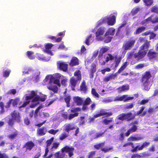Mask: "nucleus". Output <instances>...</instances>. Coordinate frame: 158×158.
I'll list each match as a JSON object with an SVG mask.
<instances>
[{
	"mask_svg": "<svg viewBox=\"0 0 158 158\" xmlns=\"http://www.w3.org/2000/svg\"><path fill=\"white\" fill-rule=\"evenodd\" d=\"M57 79L55 78L53 83L57 85L59 87L60 86V81L59 79L61 77V75L57 73L55 75Z\"/></svg>",
	"mask_w": 158,
	"mask_h": 158,
	"instance_id": "obj_29",
	"label": "nucleus"
},
{
	"mask_svg": "<svg viewBox=\"0 0 158 158\" xmlns=\"http://www.w3.org/2000/svg\"><path fill=\"white\" fill-rule=\"evenodd\" d=\"M36 57L39 60H43L44 59L43 55L39 53L36 54Z\"/></svg>",
	"mask_w": 158,
	"mask_h": 158,
	"instance_id": "obj_61",
	"label": "nucleus"
},
{
	"mask_svg": "<svg viewBox=\"0 0 158 158\" xmlns=\"http://www.w3.org/2000/svg\"><path fill=\"white\" fill-rule=\"evenodd\" d=\"M120 88L122 91H125L128 90L129 89V87L128 85H123Z\"/></svg>",
	"mask_w": 158,
	"mask_h": 158,
	"instance_id": "obj_58",
	"label": "nucleus"
},
{
	"mask_svg": "<svg viewBox=\"0 0 158 158\" xmlns=\"http://www.w3.org/2000/svg\"><path fill=\"white\" fill-rule=\"evenodd\" d=\"M92 102L91 99L89 97H88L86 98L84 101L83 104L85 105H89Z\"/></svg>",
	"mask_w": 158,
	"mask_h": 158,
	"instance_id": "obj_54",
	"label": "nucleus"
},
{
	"mask_svg": "<svg viewBox=\"0 0 158 158\" xmlns=\"http://www.w3.org/2000/svg\"><path fill=\"white\" fill-rule=\"evenodd\" d=\"M91 94L93 96L96 98H99L100 96L98 93L96 92V90L94 88H92L91 89Z\"/></svg>",
	"mask_w": 158,
	"mask_h": 158,
	"instance_id": "obj_45",
	"label": "nucleus"
},
{
	"mask_svg": "<svg viewBox=\"0 0 158 158\" xmlns=\"http://www.w3.org/2000/svg\"><path fill=\"white\" fill-rule=\"evenodd\" d=\"M136 41V40L132 38H130L128 40L126 41L122 47L125 52L128 50H130L133 47Z\"/></svg>",
	"mask_w": 158,
	"mask_h": 158,
	"instance_id": "obj_7",
	"label": "nucleus"
},
{
	"mask_svg": "<svg viewBox=\"0 0 158 158\" xmlns=\"http://www.w3.org/2000/svg\"><path fill=\"white\" fill-rule=\"evenodd\" d=\"M106 111L105 110L101 109L100 110L99 113L96 114L94 115V117L98 118L102 116L105 115Z\"/></svg>",
	"mask_w": 158,
	"mask_h": 158,
	"instance_id": "obj_36",
	"label": "nucleus"
},
{
	"mask_svg": "<svg viewBox=\"0 0 158 158\" xmlns=\"http://www.w3.org/2000/svg\"><path fill=\"white\" fill-rule=\"evenodd\" d=\"M128 146H131L132 149H134L135 148L134 145V143L131 142H129L124 143L123 146V147H126Z\"/></svg>",
	"mask_w": 158,
	"mask_h": 158,
	"instance_id": "obj_43",
	"label": "nucleus"
},
{
	"mask_svg": "<svg viewBox=\"0 0 158 158\" xmlns=\"http://www.w3.org/2000/svg\"><path fill=\"white\" fill-rule=\"evenodd\" d=\"M73 100L77 106H80L83 103V100L82 98L79 96H75L73 98Z\"/></svg>",
	"mask_w": 158,
	"mask_h": 158,
	"instance_id": "obj_20",
	"label": "nucleus"
},
{
	"mask_svg": "<svg viewBox=\"0 0 158 158\" xmlns=\"http://www.w3.org/2000/svg\"><path fill=\"white\" fill-rule=\"evenodd\" d=\"M25 100L26 101L24 102L23 103L22 102H20L19 103V109L23 107H25L30 102V100H27V98H25Z\"/></svg>",
	"mask_w": 158,
	"mask_h": 158,
	"instance_id": "obj_30",
	"label": "nucleus"
},
{
	"mask_svg": "<svg viewBox=\"0 0 158 158\" xmlns=\"http://www.w3.org/2000/svg\"><path fill=\"white\" fill-rule=\"evenodd\" d=\"M135 116H132V113L129 112L127 113H124L120 114L117 116L116 119L129 121L133 120Z\"/></svg>",
	"mask_w": 158,
	"mask_h": 158,
	"instance_id": "obj_6",
	"label": "nucleus"
},
{
	"mask_svg": "<svg viewBox=\"0 0 158 158\" xmlns=\"http://www.w3.org/2000/svg\"><path fill=\"white\" fill-rule=\"evenodd\" d=\"M19 135V132L16 130H15L12 133L7 135V137L10 140H13L15 139Z\"/></svg>",
	"mask_w": 158,
	"mask_h": 158,
	"instance_id": "obj_18",
	"label": "nucleus"
},
{
	"mask_svg": "<svg viewBox=\"0 0 158 158\" xmlns=\"http://www.w3.org/2000/svg\"><path fill=\"white\" fill-rule=\"evenodd\" d=\"M78 115L79 113H75L73 114H70L68 116V119L70 120L74 117L78 116Z\"/></svg>",
	"mask_w": 158,
	"mask_h": 158,
	"instance_id": "obj_46",
	"label": "nucleus"
},
{
	"mask_svg": "<svg viewBox=\"0 0 158 158\" xmlns=\"http://www.w3.org/2000/svg\"><path fill=\"white\" fill-rule=\"evenodd\" d=\"M15 121L12 118H9L8 123L9 126H13L14 124V123Z\"/></svg>",
	"mask_w": 158,
	"mask_h": 158,
	"instance_id": "obj_62",
	"label": "nucleus"
},
{
	"mask_svg": "<svg viewBox=\"0 0 158 158\" xmlns=\"http://www.w3.org/2000/svg\"><path fill=\"white\" fill-rule=\"evenodd\" d=\"M143 139V137L141 136L135 137L131 136L128 138L127 140L129 141H135L140 140Z\"/></svg>",
	"mask_w": 158,
	"mask_h": 158,
	"instance_id": "obj_25",
	"label": "nucleus"
},
{
	"mask_svg": "<svg viewBox=\"0 0 158 158\" xmlns=\"http://www.w3.org/2000/svg\"><path fill=\"white\" fill-rule=\"evenodd\" d=\"M75 77H72L70 80L69 86L73 90H75V88L78 81L79 82L81 80V75L79 70L76 71L74 73Z\"/></svg>",
	"mask_w": 158,
	"mask_h": 158,
	"instance_id": "obj_4",
	"label": "nucleus"
},
{
	"mask_svg": "<svg viewBox=\"0 0 158 158\" xmlns=\"http://www.w3.org/2000/svg\"><path fill=\"white\" fill-rule=\"evenodd\" d=\"M11 72L10 70L7 69L3 71V76L4 77H8Z\"/></svg>",
	"mask_w": 158,
	"mask_h": 158,
	"instance_id": "obj_44",
	"label": "nucleus"
},
{
	"mask_svg": "<svg viewBox=\"0 0 158 158\" xmlns=\"http://www.w3.org/2000/svg\"><path fill=\"white\" fill-rule=\"evenodd\" d=\"M62 77L64 78L61 80V83L62 85L66 86L67 85V82L68 81V79L66 78H65L64 76H62Z\"/></svg>",
	"mask_w": 158,
	"mask_h": 158,
	"instance_id": "obj_55",
	"label": "nucleus"
},
{
	"mask_svg": "<svg viewBox=\"0 0 158 158\" xmlns=\"http://www.w3.org/2000/svg\"><path fill=\"white\" fill-rule=\"evenodd\" d=\"M140 8L139 7L134 8L131 11V13L133 15L137 14L139 11Z\"/></svg>",
	"mask_w": 158,
	"mask_h": 158,
	"instance_id": "obj_49",
	"label": "nucleus"
},
{
	"mask_svg": "<svg viewBox=\"0 0 158 158\" xmlns=\"http://www.w3.org/2000/svg\"><path fill=\"white\" fill-rule=\"evenodd\" d=\"M117 75L116 73L114 74L110 73L108 76L105 77L103 78V81L105 82H107L112 79H114Z\"/></svg>",
	"mask_w": 158,
	"mask_h": 158,
	"instance_id": "obj_19",
	"label": "nucleus"
},
{
	"mask_svg": "<svg viewBox=\"0 0 158 158\" xmlns=\"http://www.w3.org/2000/svg\"><path fill=\"white\" fill-rule=\"evenodd\" d=\"M114 122L113 118V117L106 118L103 120L102 122L105 125H107L110 123Z\"/></svg>",
	"mask_w": 158,
	"mask_h": 158,
	"instance_id": "obj_34",
	"label": "nucleus"
},
{
	"mask_svg": "<svg viewBox=\"0 0 158 158\" xmlns=\"http://www.w3.org/2000/svg\"><path fill=\"white\" fill-rule=\"evenodd\" d=\"M71 99V97L70 95H69L64 98V100L67 104V106L69 107L70 106V102Z\"/></svg>",
	"mask_w": 158,
	"mask_h": 158,
	"instance_id": "obj_41",
	"label": "nucleus"
},
{
	"mask_svg": "<svg viewBox=\"0 0 158 158\" xmlns=\"http://www.w3.org/2000/svg\"><path fill=\"white\" fill-rule=\"evenodd\" d=\"M34 52L31 51H28L27 52V55L30 59H33L35 58V56L33 54Z\"/></svg>",
	"mask_w": 158,
	"mask_h": 158,
	"instance_id": "obj_42",
	"label": "nucleus"
},
{
	"mask_svg": "<svg viewBox=\"0 0 158 158\" xmlns=\"http://www.w3.org/2000/svg\"><path fill=\"white\" fill-rule=\"evenodd\" d=\"M91 67L89 76L90 78H92L93 77L94 73L96 71V65L95 64L93 63L92 64Z\"/></svg>",
	"mask_w": 158,
	"mask_h": 158,
	"instance_id": "obj_21",
	"label": "nucleus"
},
{
	"mask_svg": "<svg viewBox=\"0 0 158 158\" xmlns=\"http://www.w3.org/2000/svg\"><path fill=\"white\" fill-rule=\"evenodd\" d=\"M146 29V27L144 26H142L137 28L136 30L134 32V35L139 34Z\"/></svg>",
	"mask_w": 158,
	"mask_h": 158,
	"instance_id": "obj_26",
	"label": "nucleus"
},
{
	"mask_svg": "<svg viewBox=\"0 0 158 158\" xmlns=\"http://www.w3.org/2000/svg\"><path fill=\"white\" fill-rule=\"evenodd\" d=\"M61 116L65 120L68 119V114L67 112H64L61 114Z\"/></svg>",
	"mask_w": 158,
	"mask_h": 158,
	"instance_id": "obj_60",
	"label": "nucleus"
},
{
	"mask_svg": "<svg viewBox=\"0 0 158 158\" xmlns=\"http://www.w3.org/2000/svg\"><path fill=\"white\" fill-rule=\"evenodd\" d=\"M54 138L53 137H51L49 139L47 140L46 141L47 144V148H48L52 144V143L53 141Z\"/></svg>",
	"mask_w": 158,
	"mask_h": 158,
	"instance_id": "obj_47",
	"label": "nucleus"
},
{
	"mask_svg": "<svg viewBox=\"0 0 158 158\" xmlns=\"http://www.w3.org/2000/svg\"><path fill=\"white\" fill-rule=\"evenodd\" d=\"M128 64V62L127 61L124 62L118 71L116 73L117 74H119L123 71L127 67Z\"/></svg>",
	"mask_w": 158,
	"mask_h": 158,
	"instance_id": "obj_28",
	"label": "nucleus"
},
{
	"mask_svg": "<svg viewBox=\"0 0 158 158\" xmlns=\"http://www.w3.org/2000/svg\"><path fill=\"white\" fill-rule=\"evenodd\" d=\"M96 151H92L89 152L87 156L88 158H93L95 155Z\"/></svg>",
	"mask_w": 158,
	"mask_h": 158,
	"instance_id": "obj_50",
	"label": "nucleus"
},
{
	"mask_svg": "<svg viewBox=\"0 0 158 158\" xmlns=\"http://www.w3.org/2000/svg\"><path fill=\"white\" fill-rule=\"evenodd\" d=\"M81 109L80 107H77L74 108H73L70 110V111L72 113H77V112H80L81 111Z\"/></svg>",
	"mask_w": 158,
	"mask_h": 158,
	"instance_id": "obj_57",
	"label": "nucleus"
},
{
	"mask_svg": "<svg viewBox=\"0 0 158 158\" xmlns=\"http://www.w3.org/2000/svg\"><path fill=\"white\" fill-rule=\"evenodd\" d=\"M60 69L64 72H66L68 69V64L65 62H61L59 64Z\"/></svg>",
	"mask_w": 158,
	"mask_h": 158,
	"instance_id": "obj_22",
	"label": "nucleus"
},
{
	"mask_svg": "<svg viewBox=\"0 0 158 158\" xmlns=\"http://www.w3.org/2000/svg\"><path fill=\"white\" fill-rule=\"evenodd\" d=\"M138 52H137L134 53V51L131 52L127 53V59H131L132 58L133 56L135 59H136L137 61L143 59L142 56H140L139 54H137Z\"/></svg>",
	"mask_w": 158,
	"mask_h": 158,
	"instance_id": "obj_13",
	"label": "nucleus"
},
{
	"mask_svg": "<svg viewBox=\"0 0 158 158\" xmlns=\"http://www.w3.org/2000/svg\"><path fill=\"white\" fill-rule=\"evenodd\" d=\"M105 131L102 132H100L96 133L95 135H92L91 136L93 139H97L98 138L104 136Z\"/></svg>",
	"mask_w": 158,
	"mask_h": 158,
	"instance_id": "obj_32",
	"label": "nucleus"
},
{
	"mask_svg": "<svg viewBox=\"0 0 158 158\" xmlns=\"http://www.w3.org/2000/svg\"><path fill=\"white\" fill-rule=\"evenodd\" d=\"M45 128L44 127H42L41 128L37 130V133L40 136L44 135L46 132L44 131Z\"/></svg>",
	"mask_w": 158,
	"mask_h": 158,
	"instance_id": "obj_38",
	"label": "nucleus"
},
{
	"mask_svg": "<svg viewBox=\"0 0 158 158\" xmlns=\"http://www.w3.org/2000/svg\"><path fill=\"white\" fill-rule=\"evenodd\" d=\"M105 27H101L96 32V36L98 37L101 35H103L105 32Z\"/></svg>",
	"mask_w": 158,
	"mask_h": 158,
	"instance_id": "obj_24",
	"label": "nucleus"
},
{
	"mask_svg": "<svg viewBox=\"0 0 158 158\" xmlns=\"http://www.w3.org/2000/svg\"><path fill=\"white\" fill-rule=\"evenodd\" d=\"M144 66V64H140L136 65L135 67V69H141L143 68Z\"/></svg>",
	"mask_w": 158,
	"mask_h": 158,
	"instance_id": "obj_63",
	"label": "nucleus"
},
{
	"mask_svg": "<svg viewBox=\"0 0 158 158\" xmlns=\"http://www.w3.org/2000/svg\"><path fill=\"white\" fill-rule=\"evenodd\" d=\"M87 90V88L86 85V82L84 80H83L80 85V90L83 91L84 93H86Z\"/></svg>",
	"mask_w": 158,
	"mask_h": 158,
	"instance_id": "obj_27",
	"label": "nucleus"
},
{
	"mask_svg": "<svg viewBox=\"0 0 158 158\" xmlns=\"http://www.w3.org/2000/svg\"><path fill=\"white\" fill-rule=\"evenodd\" d=\"M47 88L49 90L53 92L54 93H57L58 92V88L56 85H52L49 86H48Z\"/></svg>",
	"mask_w": 158,
	"mask_h": 158,
	"instance_id": "obj_40",
	"label": "nucleus"
},
{
	"mask_svg": "<svg viewBox=\"0 0 158 158\" xmlns=\"http://www.w3.org/2000/svg\"><path fill=\"white\" fill-rule=\"evenodd\" d=\"M152 77V75L149 71H147L142 75L140 82L143 90L148 91L150 89L152 83L150 79Z\"/></svg>",
	"mask_w": 158,
	"mask_h": 158,
	"instance_id": "obj_2",
	"label": "nucleus"
},
{
	"mask_svg": "<svg viewBox=\"0 0 158 158\" xmlns=\"http://www.w3.org/2000/svg\"><path fill=\"white\" fill-rule=\"evenodd\" d=\"M115 31V29L113 27L110 28L105 33V36H106L109 35H113L114 34Z\"/></svg>",
	"mask_w": 158,
	"mask_h": 158,
	"instance_id": "obj_35",
	"label": "nucleus"
},
{
	"mask_svg": "<svg viewBox=\"0 0 158 158\" xmlns=\"http://www.w3.org/2000/svg\"><path fill=\"white\" fill-rule=\"evenodd\" d=\"M25 98H27V100H30V101L31 99L33 98V102L38 101L40 100V96L37 95V92L34 91H31L29 95H26Z\"/></svg>",
	"mask_w": 158,
	"mask_h": 158,
	"instance_id": "obj_9",
	"label": "nucleus"
},
{
	"mask_svg": "<svg viewBox=\"0 0 158 158\" xmlns=\"http://www.w3.org/2000/svg\"><path fill=\"white\" fill-rule=\"evenodd\" d=\"M125 133H124L123 132H121L118 136L117 140L119 141H123L125 138Z\"/></svg>",
	"mask_w": 158,
	"mask_h": 158,
	"instance_id": "obj_37",
	"label": "nucleus"
},
{
	"mask_svg": "<svg viewBox=\"0 0 158 158\" xmlns=\"http://www.w3.org/2000/svg\"><path fill=\"white\" fill-rule=\"evenodd\" d=\"M56 77H54L53 75H48L47 76L45 79V81H47L48 80H49V83H53L55 80Z\"/></svg>",
	"mask_w": 158,
	"mask_h": 158,
	"instance_id": "obj_33",
	"label": "nucleus"
},
{
	"mask_svg": "<svg viewBox=\"0 0 158 158\" xmlns=\"http://www.w3.org/2000/svg\"><path fill=\"white\" fill-rule=\"evenodd\" d=\"M53 46V44L50 43L45 44L44 46L45 48H43L42 50L44 52L52 55L51 49Z\"/></svg>",
	"mask_w": 158,
	"mask_h": 158,
	"instance_id": "obj_14",
	"label": "nucleus"
},
{
	"mask_svg": "<svg viewBox=\"0 0 158 158\" xmlns=\"http://www.w3.org/2000/svg\"><path fill=\"white\" fill-rule=\"evenodd\" d=\"M106 58V62H108L109 60H114V57L110 54H108Z\"/></svg>",
	"mask_w": 158,
	"mask_h": 158,
	"instance_id": "obj_51",
	"label": "nucleus"
},
{
	"mask_svg": "<svg viewBox=\"0 0 158 158\" xmlns=\"http://www.w3.org/2000/svg\"><path fill=\"white\" fill-rule=\"evenodd\" d=\"M148 56L150 60H155L158 61V52L152 51L149 50L148 53Z\"/></svg>",
	"mask_w": 158,
	"mask_h": 158,
	"instance_id": "obj_11",
	"label": "nucleus"
},
{
	"mask_svg": "<svg viewBox=\"0 0 158 158\" xmlns=\"http://www.w3.org/2000/svg\"><path fill=\"white\" fill-rule=\"evenodd\" d=\"M74 148L73 147L66 146L61 149V152H56L55 156L56 158H73Z\"/></svg>",
	"mask_w": 158,
	"mask_h": 158,
	"instance_id": "obj_1",
	"label": "nucleus"
},
{
	"mask_svg": "<svg viewBox=\"0 0 158 158\" xmlns=\"http://www.w3.org/2000/svg\"><path fill=\"white\" fill-rule=\"evenodd\" d=\"M143 1L146 6H151L153 3L152 0H143Z\"/></svg>",
	"mask_w": 158,
	"mask_h": 158,
	"instance_id": "obj_53",
	"label": "nucleus"
},
{
	"mask_svg": "<svg viewBox=\"0 0 158 158\" xmlns=\"http://www.w3.org/2000/svg\"><path fill=\"white\" fill-rule=\"evenodd\" d=\"M76 128V127L73 126L72 124H68L65 126V131L68 133L70 130H73Z\"/></svg>",
	"mask_w": 158,
	"mask_h": 158,
	"instance_id": "obj_31",
	"label": "nucleus"
},
{
	"mask_svg": "<svg viewBox=\"0 0 158 158\" xmlns=\"http://www.w3.org/2000/svg\"><path fill=\"white\" fill-rule=\"evenodd\" d=\"M138 129V126L135 125H133L130 129H128L125 132V136L128 137L131 133L135 132Z\"/></svg>",
	"mask_w": 158,
	"mask_h": 158,
	"instance_id": "obj_17",
	"label": "nucleus"
},
{
	"mask_svg": "<svg viewBox=\"0 0 158 158\" xmlns=\"http://www.w3.org/2000/svg\"><path fill=\"white\" fill-rule=\"evenodd\" d=\"M151 11L152 12L155 13L156 14H158V7L157 6H154L152 7L151 9Z\"/></svg>",
	"mask_w": 158,
	"mask_h": 158,
	"instance_id": "obj_48",
	"label": "nucleus"
},
{
	"mask_svg": "<svg viewBox=\"0 0 158 158\" xmlns=\"http://www.w3.org/2000/svg\"><path fill=\"white\" fill-rule=\"evenodd\" d=\"M104 144V142L100 143L94 145V147L95 149L97 150L100 149L102 151L104 152L105 153L108 152L113 149V147L102 148Z\"/></svg>",
	"mask_w": 158,
	"mask_h": 158,
	"instance_id": "obj_8",
	"label": "nucleus"
},
{
	"mask_svg": "<svg viewBox=\"0 0 158 158\" xmlns=\"http://www.w3.org/2000/svg\"><path fill=\"white\" fill-rule=\"evenodd\" d=\"M12 118L15 121L18 123H19L21 121V117L20 115V114L19 112L16 111L14 110L11 114Z\"/></svg>",
	"mask_w": 158,
	"mask_h": 158,
	"instance_id": "obj_12",
	"label": "nucleus"
},
{
	"mask_svg": "<svg viewBox=\"0 0 158 158\" xmlns=\"http://www.w3.org/2000/svg\"><path fill=\"white\" fill-rule=\"evenodd\" d=\"M10 101L11 104L12 103L13 106H15L16 105L18 104V99L17 98L14 99H10Z\"/></svg>",
	"mask_w": 158,
	"mask_h": 158,
	"instance_id": "obj_56",
	"label": "nucleus"
},
{
	"mask_svg": "<svg viewBox=\"0 0 158 158\" xmlns=\"http://www.w3.org/2000/svg\"><path fill=\"white\" fill-rule=\"evenodd\" d=\"M133 97H127V95H123L120 97H117L116 98L115 100L118 101H124L125 102H127L130 100L133 99Z\"/></svg>",
	"mask_w": 158,
	"mask_h": 158,
	"instance_id": "obj_15",
	"label": "nucleus"
},
{
	"mask_svg": "<svg viewBox=\"0 0 158 158\" xmlns=\"http://www.w3.org/2000/svg\"><path fill=\"white\" fill-rule=\"evenodd\" d=\"M79 64L78 58L75 57H73L69 63V65L70 66H73L78 65Z\"/></svg>",
	"mask_w": 158,
	"mask_h": 158,
	"instance_id": "obj_23",
	"label": "nucleus"
},
{
	"mask_svg": "<svg viewBox=\"0 0 158 158\" xmlns=\"http://www.w3.org/2000/svg\"><path fill=\"white\" fill-rule=\"evenodd\" d=\"M116 17L114 15L105 17L100 19L97 23V26H99L102 24L107 23L110 26L114 25L116 23Z\"/></svg>",
	"mask_w": 158,
	"mask_h": 158,
	"instance_id": "obj_5",
	"label": "nucleus"
},
{
	"mask_svg": "<svg viewBox=\"0 0 158 158\" xmlns=\"http://www.w3.org/2000/svg\"><path fill=\"white\" fill-rule=\"evenodd\" d=\"M35 146V143L32 140H30L26 142L24 145L23 148H26L27 150L31 151Z\"/></svg>",
	"mask_w": 158,
	"mask_h": 158,
	"instance_id": "obj_16",
	"label": "nucleus"
},
{
	"mask_svg": "<svg viewBox=\"0 0 158 158\" xmlns=\"http://www.w3.org/2000/svg\"><path fill=\"white\" fill-rule=\"evenodd\" d=\"M69 133L68 134L63 133L61 134L59 137V139L61 140H62L65 138L68 137L69 136Z\"/></svg>",
	"mask_w": 158,
	"mask_h": 158,
	"instance_id": "obj_52",
	"label": "nucleus"
},
{
	"mask_svg": "<svg viewBox=\"0 0 158 158\" xmlns=\"http://www.w3.org/2000/svg\"><path fill=\"white\" fill-rule=\"evenodd\" d=\"M24 123L27 125H28L30 123V121L28 117L25 118L24 119Z\"/></svg>",
	"mask_w": 158,
	"mask_h": 158,
	"instance_id": "obj_64",
	"label": "nucleus"
},
{
	"mask_svg": "<svg viewBox=\"0 0 158 158\" xmlns=\"http://www.w3.org/2000/svg\"><path fill=\"white\" fill-rule=\"evenodd\" d=\"M150 144L149 142L145 141L143 142L140 146H137L135 147L134 149H131V152H136L138 151L142 150L144 148H147L149 146Z\"/></svg>",
	"mask_w": 158,
	"mask_h": 158,
	"instance_id": "obj_10",
	"label": "nucleus"
},
{
	"mask_svg": "<svg viewBox=\"0 0 158 158\" xmlns=\"http://www.w3.org/2000/svg\"><path fill=\"white\" fill-rule=\"evenodd\" d=\"M92 36V35L91 34L89 36L87 37L85 40V43L87 45H90L89 41L90 39L91 38Z\"/></svg>",
	"mask_w": 158,
	"mask_h": 158,
	"instance_id": "obj_59",
	"label": "nucleus"
},
{
	"mask_svg": "<svg viewBox=\"0 0 158 158\" xmlns=\"http://www.w3.org/2000/svg\"><path fill=\"white\" fill-rule=\"evenodd\" d=\"M139 41L141 43H143L139 48L137 54L142 56L143 58L147 54L148 49L150 46V41L147 40L145 37H139Z\"/></svg>",
	"mask_w": 158,
	"mask_h": 158,
	"instance_id": "obj_3",
	"label": "nucleus"
},
{
	"mask_svg": "<svg viewBox=\"0 0 158 158\" xmlns=\"http://www.w3.org/2000/svg\"><path fill=\"white\" fill-rule=\"evenodd\" d=\"M109 49V48L108 47L102 48L100 50L98 57H100V56H102L103 55V54L108 51Z\"/></svg>",
	"mask_w": 158,
	"mask_h": 158,
	"instance_id": "obj_39",
	"label": "nucleus"
}]
</instances>
